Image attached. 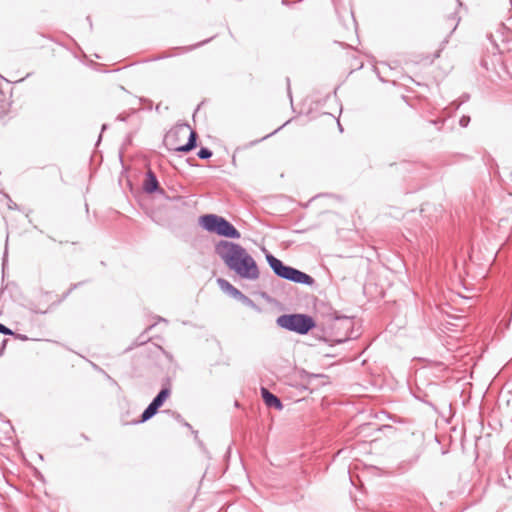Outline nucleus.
<instances>
[{"mask_svg": "<svg viewBox=\"0 0 512 512\" xmlns=\"http://www.w3.org/2000/svg\"><path fill=\"white\" fill-rule=\"evenodd\" d=\"M224 264L242 279L255 281L260 272L254 258L241 245L221 240L215 247Z\"/></svg>", "mask_w": 512, "mask_h": 512, "instance_id": "1", "label": "nucleus"}, {"mask_svg": "<svg viewBox=\"0 0 512 512\" xmlns=\"http://www.w3.org/2000/svg\"><path fill=\"white\" fill-rule=\"evenodd\" d=\"M266 260L273 272L280 278L308 286L313 285L315 282V280L310 275L296 268L285 265L281 260L272 254H266Z\"/></svg>", "mask_w": 512, "mask_h": 512, "instance_id": "2", "label": "nucleus"}, {"mask_svg": "<svg viewBox=\"0 0 512 512\" xmlns=\"http://www.w3.org/2000/svg\"><path fill=\"white\" fill-rule=\"evenodd\" d=\"M199 224L208 232L216 233L220 236L238 239L240 232L226 219L215 214H206L199 218Z\"/></svg>", "mask_w": 512, "mask_h": 512, "instance_id": "3", "label": "nucleus"}, {"mask_svg": "<svg viewBox=\"0 0 512 512\" xmlns=\"http://www.w3.org/2000/svg\"><path fill=\"white\" fill-rule=\"evenodd\" d=\"M276 323L281 328L301 335L315 327L313 318L306 314H283L277 318Z\"/></svg>", "mask_w": 512, "mask_h": 512, "instance_id": "4", "label": "nucleus"}, {"mask_svg": "<svg viewBox=\"0 0 512 512\" xmlns=\"http://www.w3.org/2000/svg\"><path fill=\"white\" fill-rule=\"evenodd\" d=\"M261 392H262V398L264 400V403L268 407H273L277 410H282L283 405L277 396H275L274 394H272L265 388H262Z\"/></svg>", "mask_w": 512, "mask_h": 512, "instance_id": "5", "label": "nucleus"}, {"mask_svg": "<svg viewBox=\"0 0 512 512\" xmlns=\"http://www.w3.org/2000/svg\"><path fill=\"white\" fill-rule=\"evenodd\" d=\"M217 284L218 286L220 287V289L228 294L229 296H231L232 298H235L237 299L239 297V295H241V291L238 290L236 287H234L229 281H227L226 279H223V278H218L217 279Z\"/></svg>", "mask_w": 512, "mask_h": 512, "instance_id": "6", "label": "nucleus"}, {"mask_svg": "<svg viewBox=\"0 0 512 512\" xmlns=\"http://www.w3.org/2000/svg\"><path fill=\"white\" fill-rule=\"evenodd\" d=\"M143 188L147 193H153L159 189L158 180L152 171L147 172Z\"/></svg>", "mask_w": 512, "mask_h": 512, "instance_id": "7", "label": "nucleus"}, {"mask_svg": "<svg viewBox=\"0 0 512 512\" xmlns=\"http://www.w3.org/2000/svg\"><path fill=\"white\" fill-rule=\"evenodd\" d=\"M169 395H170V389L163 388L156 395V397L152 400L151 404L159 409L163 405V403L166 401V399L169 397Z\"/></svg>", "mask_w": 512, "mask_h": 512, "instance_id": "8", "label": "nucleus"}, {"mask_svg": "<svg viewBox=\"0 0 512 512\" xmlns=\"http://www.w3.org/2000/svg\"><path fill=\"white\" fill-rule=\"evenodd\" d=\"M196 140H197L196 132L191 131L189 139H188V142L185 145L179 147L177 150L180 151V152H189V151H191L193 148L196 147Z\"/></svg>", "mask_w": 512, "mask_h": 512, "instance_id": "9", "label": "nucleus"}, {"mask_svg": "<svg viewBox=\"0 0 512 512\" xmlns=\"http://www.w3.org/2000/svg\"><path fill=\"white\" fill-rule=\"evenodd\" d=\"M157 411L158 408L150 403L142 413L140 422H146L147 420L151 419L157 413Z\"/></svg>", "mask_w": 512, "mask_h": 512, "instance_id": "10", "label": "nucleus"}, {"mask_svg": "<svg viewBox=\"0 0 512 512\" xmlns=\"http://www.w3.org/2000/svg\"><path fill=\"white\" fill-rule=\"evenodd\" d=\"M197 155L201 159H209L212 156V151L208 148H201Z\"/></svg>", "mask_w": 512, "mask_h": 512, "instance_id": "11", "label": "nucleus"}, {"mask_svg": "<svg viewBox=\"0 0 512 512\" xmlns=\"http://www.w3.org/2000/svg\"><path fill=\"white\" fill-rule=\"evenodd\" d=\"M336 320L339 321L345 328H350L352 326V320L348 317H336Z\"/></svg>", "mask_w": 512, "mask_h": 512, "instance_id": "12", "label": "nucleus"}, {"mask_svg": "<svg viewBox=\"0 0 512 512\" xmlns=\"http://www.w3.org/2000/svg\"><path fill=\"white\" fill-rule=\"evenodd\" d=\"M237 300H239L240 302H242L243 304H245L247 306H253L254 305L253 301L249 297L244 295L243 293H241V295H239Z\"/></svg>", "mask_w": 512, "mask_h": 512, "instance_id": "13", "label": "nucleus"}, {"mask_svg": "<svg viewBox=\"0 0 512 512\" xmlns=\"http://www.w3.org/2000/svg\"><path fill=\"white\" fill-rule=\"evenodd\" d=\"M469 122H470V117H469V116H465V115H464V116H462V117L460 118V120H459V124H460V126H462V127H467V126H468V124H469Z\"/></svg>", "mask_w": 512, "mask_h": 512, "instance_id": "14", "label": "nucleus"}, {"mask_svg": "<svg viewBox=\"0 0 512 512\" xmlns=\"http://www.w3.org/2000/svg\"><path fill=\"white\" fill-rule=\"evenodd\" d=\"M0 333L4 334V335H12L13 332L7 328L6 326H4L3 324L0 323Z\"/></svg>", "mask_w": 512, "mask_h": 512, "instance_id": "15", "label": "nucleus"}, {"mask_svg": "<svg viewBox=\"0 0 512 512\" xmlns=\"http://www.w3.org/2000/svg\"><path fill=\"white\" fill-rule=\"evenodd\" d=\"M6 343H7V340H3L2 343L0 344V356H2L4 353V350L6 348Z\"/></svg>", "mask_w": 512, "mask_h": 512, "instance_id": "16", "label": "nucleus"}, {"mask_svg": "<svg viewBox=\"0 0 512 512\" xmlns=\"http://www.w3.org/2000/svg\"><path fill=\"white\" fill-rule=\"evenodd\" d=\"M160 110H161V107H160V105L158 104V105L156 106V111H157V112H159Z\"/></svg>", "mask_w": 512, "mask_h": 512, "instance_id": "17", "label": "nucleus"}, {"mask_svg": "<svg viewBox=\"0 0 512 512\" xmlns=\"http://www.w3.org/2000/svg\"><path fill=\"white\" fill-rule=\"evenodd\" d=\"M271 135H272V134L270 133V134H268V135H266V136H263V138H262V139H266V138H268V137H269V136H271Z\"/></svg>", "mask_w": 512, "mask_h": 512, "instance_id": "18", "label": "nucleus"}, {"mask_svg": "<svg viewBox=\"0 0 512 512\" xmlns=\"http://www.w3.org/2000/svg\"><path fill=\"white\" fill-rule=\"evenodd\" d=\"M278 130H281V127H278V129H276L274 132H272L271 134H274L276 133Z\"/></svg>", "mask_w": 512, "mask_h": 512, "instance_id": "19", "label": "nucleus"}, {"mask_svg": "<svg viewBox=\"0 0 512 512\" xmlns=\"http://www.w3.org/2000/svg\"><path fill=\"white\" fill-rule=\"evenodd\" d=\"M13 206H16V203L10 204L9 208H12Z\"/></svg>", "mask_w": 512, "mask_h": 512, "instance_id": "20", "label": "nucleus"}, {"mask_svg": "<svg viewBox=\"0 0 512 512\" xmlns=\"http://www.w3.org/2000/svg\"><path fill=\"white\" fill-rule=\"evenodd\" d=\"M13 206H16V203L10 204L9 208H12Z\"/></svg>", "mask_w": 512, "mask_h": 512, "instance_id": "21", "label": "nucleus"}, {"mask_svg": "<svg viewBox=\"0 0 512 512\" xmlns=\"http://www.w3.org/2000/svg\"><path fill=\"white\" fill-rule=\"evenodd\" d=\"M6 257V254L4 255ZM6 258H3V266L5 265Z\"/></svg>", "mask_w": 512, "mask_h": 512, "instance_id": "22", "label": "nucleus"}, {"mask_svg": "<svg viewBox=\"0 0 512 512\" xmlns=\"http://www.w3.org/2000/svg\"><path fill=\"white\" fill-rule=\"evenodd\" d=\"M283 3H287V0H283Z\"/></svg>", "mask_w": 512, "mask_h": 512, "instance_id": "23", "label": "nucleus"}]
</instances>
